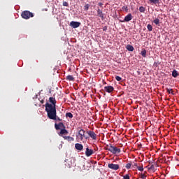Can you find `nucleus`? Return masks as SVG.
<instances>
[{
  "label": "nucleus",
  "instance_id": "nucleus-11",
  "mask_svg": "<svg viewBox=\"0 0 179 179\" xmlns=\"http://www.w3.org/2000/svg\"><path fill=\"white\" fill-rule=\"evenodd\" d=\"M104 91L107 93H113L114 92V87L113 86H106L104 87Z\"/></svg>",
  "mask_w": 179,
  "mask_h": 179
},
{
  "label": "nucleus",
  "instance_id": "nucleus-33",
  "mask_svg": "<svg viewBox=\"0 0 179 179\" xmlns=\"http://www.w3.org/2000/svg\"><path fill=\"white\" fill-rule=\"evenodd\" d=\"M89 8H90V5L89 4H86L85 6H84V10H89Z\"/></svg>",
  "mask_w": 179,
  "mask_h": 179
},
{
  "label": "nucleus",
  "instance_id": "nucleus-14",
  "mask_svg": "<svg viewBox=\"0 0 179 179\" xmlns=\"http://www.w3.org/2000/svg\"><path fill=\"white\" fill-rule=\"evenodd\" d=\"M75 148L77 149V150H83V145L80 143H76L75 145Z\"/></svg>",
  "mask_w": 179,
  "mask_h": 179
},
{
  "label": "nucleus",
  "instance_id": "nucleus-28",
  "mask_svg": "<svg viewBox=\"0 0 179 179\" xmlns=\"http://www.w3.org/2000/svg\"><path fill=\"white\" fill-rule=\"evenodd\" d=\"M131 167H132V162H129L127 164H126L125 168L127 170H129V169H131Z\"/></svg>",
  "mask_w": 179,
  "mask_h": 179
},
{
  "label": "nucleus",
  "instance_id": "nucleus-41",
  "mask_svg": "<svg viewBox=\"0 0 179 179\" xmlns=\"http://www.w3.org/2000/svg\"><path fill=\"white\" fill-rule=\"evenodd\" d=\"M99 6H100L101 8H103V3H98Z\"/></svg>",
  "mask_w": 179,
  "mask_h": 179
},
{
  "label": "nucleus",
  "instance_id": "nucleus-25",
  "mask_svg": "<svg viewBox=\"0 0 179 179\" xmlns=\"http://www.w3.org/2000/svg\"><path fill=\"white\" fill-rule=\"evenodd\" d=\"M141 55H142V57H143V58H146V50H143L141 52Z\"/></svg>",
  "mask_w": 179,
  "mask_h": 179
},
{
  "label": "nucleus",
  "instance_id": "nucleus-6",
  "mask_svg": "<svg viewBox=\"0 0 179 179\" xmlns=\"http://www.w3.org/2000/svg\"><path fill=\"white\" fill-rule=\"evenodd\" d=\"M87 135H89L90 137L92 138L93 141H97V134L94 133V131L92 130H89L87 131Z\"/></svg>",
  "mask_w": 179,
  "mask_h": 179
},
{
  "label": "nucleus",
  "instance_id": "nucleus-1",
  "mask_svg": "<svg viewBox=\"0 0 179 179\" xmlns=\"http://www.w3.org/2000/svg\"><path fill=\"white\" fill-rule=\"evenodd\" d=\"M57 100L55 97H50L49 98V103L46 102L45 107V111L47 113H51L52 111L57 110Z\"/></svg>",
  "mask_w": 179,
  "mask_h": 179
},
{
  "label": "nucleus",
  "instance_id": "nucleus-30",
  "mask_svg": "<svg viewBox=\"0 0 179 179\" xmlns=\"http://www.w3.org/2000/svg\"><path fill=\"white\" fill-rule=\"evenodd\" d=\"M131 166H132L133 169H138V166H139V164L133 162Z\"/></svg>",
  "mask_w": 179,
  "mask_h": 179
},
{
  "label": "nucleus",
  "instance_id": "nucleus-34",
  "mask_svg": "<svg viewBox=\"0 0 179 179\" xmlns=\"http://www.w3.org/2000/svg\"><path fill=\"white\" fill-rule=\"evenodd\" d=\"M115 79H116V80H117V82H121V80H122V78L121 77H120L119 76H116Z\"/></svg>",
  "mask_w": 179,
  "mask_h": 179
},
{
  "label": "nucleus",
  "instance_id": "nucleus-27",
  "mask_svg": "<svg viewBox=\"0 0 179 179\" xmlns=\"http://www.w3.org/2000/svg\"><path fill=\"white\" fill-rule=\"evenodd\" d=\"M145 10H146V8L143 6H141L139 8V11L141 12V13H145Z\"/></svg>",
  "mask_w": 179,
  "mask_h": 179
},
{
  "label": "nucleus",
  "instance_id": "nucleus-31",
  "mask_svg": "<svg viewBox=\"0 0 179 179\" xmlns=\"http://www.w3.org/2000/svg\"><path fill=\"white\" fill-rule=\"evenodd\" d=\"M159 65H160V62H154V64H153V66H154L155 68H157V66H159Z\"/></svg>",
  "mask_w": 179,
  "mask_h": 179
},
{
  "label": "nucleus",
  "instance_id": "nucleus-21",
  "mask_svg": "<svg viewBox=\"0 0 179 179\" xmlns=\"http://www.w3.org/2000/svg\"><path fill=\"white\" fill-rule=\"evenodd\" d=\"M153 23H155V24H156L157 26H159V24L160 23V20L159 18H155L153 20Z\"/></svg>",
  "mask_w": 179,
  "mask_h": 179
},
{
  "label": "nucleus",
  "instance_id": "nucleus-9",
  "mask_svg": "<svg viewBox=\"0 0 179 179\" xmlns=\"http://www.w3.org/2000/svg\"><path fill=\"white\" fill-rule=\"evenodd\" d=\"M55 128L57 131H59V129L65 128V124H64V122H59V124L55 123Z\"/></svg>",
  "mask_w": 179,
  "mask_h": 179
},
{
  "label": "nucleus",
  "instance_id": "nucleus-35",
  "mask_svg": "<svg viewBox=\"0 0 179 179\" xmlns=\"http://www.w3.org/2000/svg\"><path fill=\"white\" fill-rule=\"evenodd\" d=\"M63 6H69V3H68L67 1H64L63 2Z\"/></svg>",
  "mask_w": 179,
  "mask_h": 179
},
{
  "label": "nucleus",
  "instance_id": "nucleus-42",
  "mask_svg": "<svg viewBox=\"0 0 179 179\" xmlns=\"http://www.w3.org/2000/svg\"><path fill=\"white\" fill-rule=\"evenodd\" d=\"M41 104H44V100L41 101Z\"/></svg>",
  "mask_w": 179,
  "mask_h": 179
},
{
  "label": "nucleus",
  "instance_id": "nucleus-10",
  "mask_svg": "<svg viewBox=\"0 0 179 179\" xmlns=\"http://www.w3.org/2000/svg\"><path fill=\"white\" fill-rule=\"evenodd\" d=\"M96 12L97 16H99V17H101V20H104V13H103V10L98 8Z\"/></svg>",
  "mask_w": 179,
  "mask_h": 179
},
{
  "label": "nucleus",
  "instance_id": "nucleus-3",
  "mask_svg": "<svg viewBox=\"0 0 179 179\" xmlns=\"http://www.w3.org/2000/svg\"><path fill=\"white\" fill-rule=\"evenodd\" d=\"M85 134H86V131H85V129H81L80 130H79L76 135L78 141H83L84 138H85V139H87V137H86Z\"/></svg>",
  "mask_w": 179,
  "mask_h": 179
},
{
  "label": "nucleus",
  "instance_id": "nucleus-18",
  "mask_svg": "<svg viewBox=\"0 0 179 179\" xmlns=\"http://www.w3.org/2000/svg\"><path fill=\"white\" fill-rule=\"evenodd\" d=\"M166 90L167 92V93H169V94H172L173 96H174V91L173 90V89H170V88H166Z\"/></svg>",
  "mask_w": 179,
  "mask_h": 179
},
{
  "label": "nucleus",
  "instance_id": "nucleus-4",
  "mask_svg": "<svg viewBox=\"0 0 179 179\" xmlns=\"http://www.w3.org/2000/svg\"><path fill=\"white\" fill-rule=\"evenodd\" d=\"M22 19H30V17H34V14L29 10H24L21 13Z\"/></svg>",
  "mask_w": 179,
  "mask_h": 179
},
{
  "label": "nucleus",
  "instance_id": "nucleus-15",
  "mask_svg": "<svg viewBox=\"0 0 179 179\" xmlns=\"http://www.w3.org/2000/svg\"><path fill=\"white\" fill-rule=\"evenodd\" d=\"M69 132L65 128L60 129L59 135H68Z\"/></svg>",
  "mask_w": 179,
  "mask_h": 179
},
{
  "label": "nucleus",
  "instance_id": "nucleus-2",
  "mask_svg": "<svg viewBox=\"0 0 179 179\" xmlns=\"http://www.w3.org/2000/svg\"><path fill=\"white\" fill-rule=\"evenodd\" d=\"M47 116L49 120H53V121H62V119L57 115V110L48 113Z\"/></svg>",
  "mask_w": 179,
  "mask_h": 179
},
{
  "label": "nucleus",
  "instance_id": "nucleus-38",
  "mask_svg": "<svg viewBox=\"0 0 179 179\" xmlns=\"http://www.w3.org/2000/svg\"><path fill=\"white\" fill-rule=\"evenodd\" d=\"M149 170H155V165H151L150 167L148 168Z\"/></svg>",
  "mask_w": 179,
  "mask_h": 179
},
{
  "label": "nucleus",
  "instance_id": "nucleus-37",
  "mask_svg": "<svg viewBox=\"0 0 179 179\" xmlns=\"http://www.w3.org/2000/svg\"><path fill=\"white\" fill-rule=\"evenodd\" d=\"M123 179H130L129 175L127 174V175L124 176Z\"/></svg>",
  "mask_w": 179,
  "mask_h": 179
},
{
  "label": "nucleus",
  "instance_id": "nucleus-16",
  "mask_svg": "<svg viewBox=\"0 0 179 179\" xmlns=\"http://www.w3.org/2000/svg\"><path fill=\"white\" fill-rule=\"evenodd\" d=\"M65 166L66 167L71 169V167H72V162H71V161H69V159H66L65 161Z\"/></svg>",
  "mask_w": 179,
  "mask_h": 179
},
{
  "label": "nucleus",
  "instance_id": "nucleus-26",
  "mask_svg": "<svg viewBox=\"0 0 179 179\" xmlns=\"http://www.w3.org/2000/svg\"><path fill=\"white\" fill-rule=\"evenodd\" d=\"M110 150H111V143H109L106 145V146L105 147V150H108L109 152H110Z\"/></svg>",
  "mask_w": 179,
  "mask_h": 179
},
{
  "label": "nucleus",
  "instance_id": "nucleus-32",
  "mask_svg": "<svg viewBox=\"0 0 179 179\" xmlns=\"http://www.w3.org/2000/svg\"><path fill=\"white\" fill-rule=\"evenodd\" d=\"M151 3H154L156 5V3H159V0H149Z\"/></svg>",
  "mask_w": 179,
  "mask_h": 179
},
{
  "label": "nucleus",
  "instance_id": "nucleus-40",
  "mask_svg": "<svg viewBox=\"0 0 179 179\" xmlns=\"http://www.w3.org/2000/svg\"><path fill=\"white\" fill-rule=\"evenodd\" d=\"M103 31H107V26L103 27Z\"/></svg>",
  "mask_w": 179,
  "mask_h": 179
},
{
  "label": "nucleus",
  "instance_id": "nucleus-39",
  "mask_svg": "<svg viewBox=\"0 0 179 179\" xmlns=\"http://www.w3.org/2000/svg\"><path fill=\"white\" fill-rule=\"evenodd\" d=\"M141 178L142 179H146V176L145 174L141 173Z\"/></svg>",
  "mask_w": 179,
  "mask_h": 179
},
{
  "label": "nucleus",
  "instance_id": "nucleus-24",
  "mask_svg": "<svg viewBox=\"0 0 179 179\" xmlns=\"http://www.w3.org/2000/svg\"><path fill=\"white\" fill-rule=\"evenodd\" d=\"M136 169L138 170V171H143V165L139 164Z\"/></svg>",
  "mask_w": 179,
  "mask_h": 179
},
{
  "label": "nucleus",
  "instance_id": "nucleus-8",
  "mask_svg": "<svg viewBox=\"0 0 179 179\" xmlns=\"http://www.w3.org/2000/svg\"><path fill=\"white\" fill-rule=\"evenodd\" d=\"M108 169H110L111 170H115V171L120 169V165L118 164H108Z\"/></svg>",
  "mask_w": 179,
  "mask_h": 179
},
{
  "label": "nucleus",
  "instance_id": "nucleus-7",
  "mask_svg": "<svg viewBox=\"0 0 179 179\" xmlns=\"http://www.w3.org/2000/svg\"><path fill=\"white\" fill-rule=\"evenodd\" d=\"M80 22H76V21H71L70 22L69 26H71V27H73V29H78V27H79L80 26Z\"/></svg>",
  "mask_w": 179,
  "mask_h": 179
},
{
  "label": "nucleus",
  "instance_id": "nucleus-23",
  "mask_svg": "<svg viewBox=\"0 0 179 179\" xmlns=\"http://www.w3.org/2000/svg\"><path fill=\"white\" fill-rule=\"evenodd\" d=\"M66 79H67V80H70V81L75 80V78H73V76H71V75L67 76Z\"/></svg>",
  "mask_w": 179,
  "mask_h": 179
},
{
  "label": "nucleus",
  "instance_id": "nucleus-19",
  "mask_svg": "<svg viewBox=\"0 0 179 179\" xmlns=\"http://www.w3.org/2000/svg\"><path fill=\"white\" fill-rule=\"evenodd\" d=\"M64 138L66 141H68L69 142H72V141H73V137H71V136H64Z\"/></svg>",
  "mask_w": 179,
  "mask_h": 179
},
{
  "label": "nucleus",
  "instance_id": "nucleus-29",
  "mask_svg": "<svg viewBox=\"0 0 179 179\" xmlns=\"http://www.w3.org/2000/svg\"><path fill=\"white\" fill-rule=\"evenodd\" d=\"M147 28L149 31H152V30H153V27L150 24H148Z\"/></svg>",
  "mask_w": 179,
  "mask_h": 179
},
{
  "label": "nucleus",
  "instance_id": "nucleus-5",
  "mask_svg": "<svg viewBox=\"0 0 179 179\" xmlns=\"http://www.w3.org/2000/svg\"><path fill=\"white\" fill-rule=\"evenodd\" d=\"M110 153H112L113 155L121 153V149L113 145V144H110Z\"/></svg>",
  "mask_w": 179,
  "mask_h": 179
},
{
  "label": "nucleus",
  "instance_id": "nucleus-36",
  "mask_svg": "<svg viewBox=\"0 0 179 179\" xmlns=\"http://www.w3.org/2000/svg\"><path fill=\"white\" fill-rule=\"evenodd\" d=\"M122 9H124V10H125L126 12H128V6H124L122 8Z\"/></svg>",
  "mask_w": 179,
  "mask_h": 179
},
{
  "label": "nucleus",
  "instance_id": "nucleus-17",
  "mask_svg": "<svg viewBox=\"0 0 179 179\" xmlns=\"http://www.w3.org/2000/svg\"><path fill=\"white\" fill-rule=\"evenodd\" d=\"M126 50H127V51H134V50H135V48H134V46H132L131 45H127Z\"/></svg>",
  "mask_w": 179,
  "mask_h": 179
},
{
  "label": "nucleus",
  "instance_id": "nucleus-22",
  "mask_svg": "<svg viewBox=\"0 0 179 179\" xmlns=\"http://www.w3.org/2000/svg\"><path fill=\"white\" fill-rule=\"evenodd\" d=\"M66 118H73V115L72 114V113L69 112L66 113Z\"/></svg>",
  "mask_w": 179,
  "mask_h": 179
},
{
  "label": "nucleus",
  "instance_id": "nucleus-20",
  "mask_svg": "<svg viewBox=\"0 0 179 179\" xmlns=\"http://www.w3.org/2000/svg\"><path fill=\"white\" fill-rule=\"evenodd\" d=\"M172 76L173 78H177V76H178V71H177V70H173L172 71Z\"/></svg>",
  "mask_w": 179,
  "mask_h": 179
},
{
  "label": "nucleus",
  "instance_id": "nucleus-13",
  "mask_svg": "<svg viewBox=\"0 0 179 179\" xmlns=\"http://www.w3.org/2000/svg\"><path fill=\"white\" fill-rule=\"evenodd\" d=\"M132 14L129 13L124 17V22H131L132 20Z\"/></svg>",
  "mask_w": 179,
  "mask_h": 179
},
{
  "label": "nucleus",
  "instance_id": "nucleus-12",
  "mask_svg": "<svg viewBox=\"0 0 179 179\" xmlns=\"http://www.w3.org/2000/svg\"><path fill=\"white\" fill-rule=\"evenodd\" d=\"M93 153H94L93 150L90 149L89 148H86L85 156H87V157H90V156H92V155H93Z\"/></svg>",
  "mask_w": 179,
  "mask_h": 179
}]
</instances>
